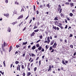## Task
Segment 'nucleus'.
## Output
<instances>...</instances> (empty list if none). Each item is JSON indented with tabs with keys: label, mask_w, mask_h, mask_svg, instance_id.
Masks as SVG:
<instances>
[{
	"label": "nucleus",
	"mask_w": 76,
	"mask_h": 76,
	"mask_svg": "<svg viewBox=\"0 0 76 76\" xmlns=\"http://www.w3.org/2000/svg\"><path fill=\"white\" fill-rule=\"evenodd\" d=\"M4 15L5 16H6V17H7L8 18H9V14L8 13L7 14H4Z\"/></svg>",
	"instance_id": "nucleus-1"
},
{
	"label": "nucleus",
	"mask_w": 76,
	"mask_h": 76,
	"mask_svg": "<svg viewBox=\"0 0 76 76\" xmlns=\"http://www.w3.org/2000/svg\"><path fill=\"white\" fill-rule=\"evenodd\" d=\"M23 18V15H21L18 17V19H21V18Z\"/></svg>",
	"instance_id": "nucleus-2"
},
{
	"label": "nucleus",
	"mask_w": 76,
	"mask_h": 76,
	"mask_svg": "<svg viewBox=\"0 0 76 76\" xmlns=\"http://www.w3.org/2000/svg\"><path fill=\"white\" fill-rule=\"evenodd\" d=\"M47 40H48V43L49 44L50 42V37H48L47 38Z\"/></svg>",
	"instance_id": "nucleus-3"
},
{
	"label": "nucleus",
	"mask_w": 76,
	"mask_h": 76,
	"mask_svg": "<svg viewBox=\"0 0 76 76\" xmlns=\"http://www.w3.org/2000/svg\"><path fill=\"white\" fill-rule=\"evenodd\" d=\"M51 70V65H50L49 66V69L48 70V71L49 72V71H50Z\"/></svg>",
	"instance_id": "nucleus-4"
},
{
	"label": "nucleus",
	"mask_w": 76,
	"mask_h": 76,
	"mask_svg": "<svg viewBox=\"0 0 76 76\" xmlns=\"http://www.w3.org/2000/svg\"><path fill=\"white\" fill-rule=\"evenodd\" d=\"M7 31L8 32H11V28H10L8 27Z\"/></svg>",
	"instance_id": "nucleus-5"
},
{
	"label": "nucleus",
	"mask_w": 76,
	"mask_h": 76,
	"mask_svg": "<svg viewBox=\"0 0 76 76\" xmlns=\"http://www.w3.org/2000/svg\"><path fill=\"white\" fill-rule=\"evenodd\" d=\"M27 76H30L31 74V73L30 72H28L27 73Z\"/></svg>",
	"instance_id": "nucleus-6"
},
{
	"label": "nucleus",
	"mask_w": 76,
	"mask_h": 76,
	"mask_svg": "<svg viewBox=\"0 0 76 76\" xmlns=\"http://www.w3.org/2000/svg\"><path fill=\"white\" fill-rule=\"evenodd\" d=\"M36 48V47L35 46H33L31 48L32 50H35Z\"/></svg>",
	"instance_id": "nucleus-7"
},
{
	"label": "nucleus",
	"mask_w": 76,
	"mask_h": 76,
	"mask_svg": "<svg viewBox=\"0 0 76 76\" xmlns=\"http://www.w3.org/2000/svg\"><path fill=\"white\" fill-rule=\"evenodd\" d=\"M12 50V46H10V50H9V52H10V51H11V50Z\"/></svg>",
	"instance_id": "nucleus-8"
},
{
	"label": "nucleus",
	"mask_w": 76,
	"mask_h": 76,
	"mask_svg": "<svg viewBox=\"0 0 76 76\" xmlns=\"http://www.w3.org/2000/svg\"><path fill=\"white\" fill-rule=\"evenodd\" d=\"M41 49H42V47L41 46H40L38 48V50H39V51L41 50Z\"/></svg>",
	"instance_id": "nucleus-9"
},
{
	"label": "nucleus",
	"mask_w": 76,
	"mask_h": 76,
	"mask_svg": "<svg viewBox=\"0 0 76 76\" xmlns=\"http://www.w3.org/2000/svg\"><path fill=\"white\" fill-rule=\"evenodd\" d=\"M18 23V22L17 21H15V22H14L12 23V24L13 25H15V24H16Z\"/></svg>",
	"instance_id": "nucleus-10"
},
{
	"label": "nucleus",
	"mask_w": 76,
	"mask_h": 76,
	"mask_svg": "<svg viewBox=\"0 0 76 76\" xmlns=\"http://www.w3.org/2000/svg\"><path fill=\"white\" fill-rule=\"evenodd\" d=\"M73 44L74 46H75V47H76V42H74L73 43Z\"/></svg>",
	"instance_id": "nucleus-11"
},
{
	"label": "nucleus",
	"mask_w": 76,
	"mask_h": 76,
	"mask_svg": "<svg viewBox=\"0 0 76 76\" xmlns=\"http://www.w3.org/2000/svg\"><path fill=\"white\" fill-rule=\"evenodd\" d=\"M54 40H53V41H52L50 42L51 45H53V44H54Z\"/></svg>",
	"instance_id": "nucleus-12"
},
{
	"label": "nucleus",
	"mask_w": 76,
	"mask_h": 76,
	"mask_svg": "<svg viewBox=\"0 0 76 76\" xmlns=\"http://www.w3.org/2000/svg\"><path fill=\"white\" fill-rule=\"evenodd\" d=\"M23 45H26V44H27L28 42H23Z\"/></svg>",
	"instance_id": "nucleus-13"
},
{
	"label": "nucleus",
	"mask_w": 76,
	"mask_h": 76,
	"mask_svg": "<svg viewBox=\"0 0 76 76\" xmlns=\"http://www.w3.org/2000/svg\"><path fill=\"white\" fill-rule=\"evenodd\" d=\"M38 31H39V29H37V30H34V32H38Z\"/></svg>",
	"instance_id": "nucleus-14"
},
{
	"label": "nucleus",
	"mask_w": 76,
	"mask_h": 76,
	"mask_svg": "<svg viewBox=\"0 0 76 76\" xmlns=\"http://www.w3.org/2000/svg\"><path fill=\"white\" fill-rule=\"evenodd\" d=\"M35 34V33L34 32H33L31 35V37H33Z\"/></svg>",
	"instance_id": "nucleus-15"
},
{
	"label": "nucleus",
	"mask_w": 76,
	"mask_h": 76,
	"mask_svg": "<svg viewBox=\"0 0 76 76\" xmlns=\"http://www.w3.org/2000/svg\"><path fill=\"white\" fill-rule=\"evenodd\" d=\"M57 18H58L57 17H56L55 18L54 20H58Z\"/></svg>",
	"instance_id": "nucleus-16"
},
{
	"label": "nucleus",
	"mask_w": 76,
	"mask_h": 76,
	"mask_svg": "<svg viewBox=\"0 0 76 76\" xmlns=\"http://www.w3.org/2000/svg\"><path fill=\"white\" fill-rule=\"evenodd\" d=\"M41 51H42V52H44V48H42V49L41 51H40V53H41Z\"/></svg>",
	"instance_id": "nucleus-17"
},
{
	"label": "nucleus",
	"mask_w": 76,
	"mask_h": 76,
	"mask_svg": "<svg viewBox=\"0 0 76 76\" xmlns=\"http://www.w3.org/2000/svg\"><path fill=\"white\" fill-rule=\"evenodd\" d=\"M15 4H17V5H19V3H18V2H16V1H15Z\"/></svg>",
	"instance_id": "nucleus-18"
},
{
	"label": "nucleus",
	"mask_w": 76,
	"mask_h": 76,
	"mask_svg": "<svg viewBox=\"0 0 76 76\" xmlns=\"http://www.w3.org/2000/svg\"><path fill=\"white\" fill-rule=\"evenodd\" d=\"M5 47V45H4L3 44H2V48H4Z\"/></svg>",
	"instance_id": "nucleus-19"
},
{
	"label": "nucleus",
	"mask_w": 76,
	"mask_h": 76,
	"mask_svg": "<svg viewBox=\"0 0 76 76\" xmlns=\"http://www.w3.org/2000/svg\"><path fill=\"white\" fill-rule=\"evenodd\" d=\"M3 63L4 67H6V64H5V61H4Z\"/></svg>",
	"instance_id": "nucleus-20"
},
{
	"label": "nucleus",
	"mask_w": 76,
	"mask_h": 76,
	"mask_svg": "<svg viewBox=\"0 0 76 76\" xmlns=\"http://www.w3.org/2000/svg\"><path fill=\"white\" fill-rule=\"evenodd\" d=\"M62 63L64 64H65V65H66V63L63 60L62 61Z\"/></svg>",
	"instance_id": "nucleus-21"
},
{
	"label": "nucleus",
	"mask_w": 76,
	"mask_h": 76,
	"mask_svg": "<svg viewBox=\"0 0 76 76\" xmlns=\"http://www.w3.org/2000/svg\"><path fill=\"white\" fill-rule=\"evenodd\" d=\"M73 14L72 13H70L69 14V16H70L72 17L73 16Z\"/></svg>",
	"instance_id": "nucleus-22"
},
{
	"label": "nucleus",
	"mask_w": 76,
	"mask_h": 76,
	"mask_svg": "<svg viewBox=\"0 0 76 76\" xmlns=\"http://www.w3.org/2000/svg\"><path fill=\"white\" fill-rule=\"evenodd\" d=\"M46 7H48V8H50V5L49 4H48L46 5Z\"/></svg>",
	"instance_id": "nucleus-23"
},
{
	"label": "nucleus",
	"mask_w": 76,
	"mask_h": 76,
	"mask_svg": "<svg viewBox=\"0 0 76 76\" xmlns=\"http://www.w3.org/2000/svg\"><path fill=\"white\" fill-rule=\"evenodd\" d=\"M37 28H38V27L37 26H35L34 28H33V29H37Z\"/></svg>",
	"instance_id": "nucleus-24"
},
{
	"label": "nucleus",
	"mask_w": 76,
	"mask_h": 76,
	"mask_svg": "<svg viewBox=\"0 0 76 76\" xmlns=\"http://www.w3.org/2000/svg\"><path fill=\"white\" fill-rule=\"evenodd\" d=\"M40 8H41V9H43V6L42 5H40Z\"/></svg>",
	"instance_id": "nucleus-25"
},
{
	"label": "nucleus",
	"mask_w": 76,
	"mask_h": 76,
	"mask_svg": "<svg viewBox=\"0 0 76 76\" xmlns=\"http://www.w3.org/2000/svg\"><path fill=\"white\" fill-rule=\"evenodd\" d=\"M55 24V25H57V24L58 23V22L57 21H56L54 22Z\"/></svg>",
	"instance_id": "nucleus-26"
},
{
	"label": "nucleus",
	"mask_w": 76,
	"mask_h": 76,
	"mask_svg": "<svg viewBox=\"0 0 76 76\" xmlns=\"http://www.w3.org/2000/svg\"><path fill=\"white\" fill-rule=\"evenodd\" d=\"M70 5H71V6H74V4H73V3H70Z\"/></svg>",
	"instance_id": "nucleus-27"
},
{
	"label": "nucleus",
	"mask_w": 76,
	"mask_h": 76,
	"mask_svg": "<svg viewBox=\"0 0 76 76\" xmlns=\"http://www.w3.org/2000/svg\"><path fill=\"white\" fill-rule=\"evenodd\" d=\"M61 16L62 17V18H64V15L62 13L61 14Z\"/></svg>",
	"instance_id": "nucleus-28"
},
{
	"label": "nucleus",
	"mask_w": 76,
	"mask_h": 76,
	"mask_svg": "<svg viewBox=\"0 0 76 76\" xmlns=\"http://www.w3.org/2000/svg\"><path fill=\"white\" fill-rule=\"evenodd\" d=\"M25 48H26V45L25 46L23 47V49H25Z\"/></svg>",
	"instance_id": "nucleus-29"
},
{
	"label": "nucleus",
	"mask_w": 76,
	"mask_h": 76,
	"mask_svg": "<svg viewBox=\"0 0 76 76\" xmlns=\"http://www.w3.org/2000/svg\"><path fill=\"white\" fill-rule=\"evenodd\" d=\"M37 67H35L34 69V72H35V71H36V70H37Z\"/></svg>",
	"instance_id": "nucleus-30"
},
{
	"label": "nucleus",
	"mask_w": 76,
	"mask_h": 76,
	"mask_svg": "<svg viewBox=\"0 0 76 76\" xmlns=\"http://www.w3.org/2000/svg\"><path fill=\"white\" fill-rule=\"evenodd\" d=\"M18 67H19L18 70L19 71H20V65H18Z\"/></svg>",
	"instance_id": "nucleus-31"
},
{
	"label": "nucleus",
	"mask_w": 76,
	"mask_h": 76,
	"mask_svg": "<svg viewBox=\"0 0 76 76\" xmlns=\"http://www.w3.org/2000/svg\"><path fill=\"white\" fill-rule=\"evenodd\" d=\"M65 4H68V5H69V4H70V3H69V2H66Z\"/></svg>",
	"instance_id": "nucleus-32"
},
{
	"label": "nucleus",
	"mask_w": 76,
	"mask_h": 76,
	"mask_svg": "<svg viewBox=\"0 0 76 76\" xmlns=\"http://www.w3.org/2000/svg\"><path fill=\"white\" fill-rule=\"evenodd\" d=\"M59 10H60L59 13H61V11L62 10V9H59Z\"/></svg>",
	"instance_id": "nucleus-33"
},
{
	"label": "nucleus",
	"mask_w": 76,
	"mask_h": 76,
	"mask_svg": "<svg viewBox=\"0 0 76 76\" xmlns=\"http://www.w3.org/2000/svg\"><path fill=\"white\" fill-rule=\"evenodd\" d=\"M36 47H39V45L38 44H37Z\"/></svg>",
	"instance_id": "nucleus-34"
},
{
	"label": "nucleus",
	"mask_w": 76,
	"mask_h": 76,
	"mask_svg": "<svg viewBox=\"0 0 76 76\" xmlns=\"http://www.w3.org/2000/svg\"><path fill=\"white\" fill-rule=\"evenodd\" d=\"M18 63H19V62H18V61H16L15 62V64H18Z\"/></svg>",
	"instance_id": "nucleus-35"
},
{
	"label": "nucleus",
	"mask_w": 76,
	"mask_h": 76,
	"mask_svg": "<svg viewBox=\"0 0 76 76\" xmlns=\"http://www.w3.org/2000/svg\"><path fill=\"white\" fill-rule=\"evenodd\" d=\"M6 3H8V0H5Z\"/></svg>",
	"instance_id": "nucleus-36"
},
{
	"label": "nucleus",
	"mask_w": 76,
	"mask_h": 76,
	"mask_svg": "<svg viewBox=\"0 0 76 76\" xmlns=\"http://www.w3.org/2000/svg\"><path fill=\"white\" fill-rule=\"evenodd\" d=\"M23 11H24V9H22L21 10V12H23Z\"/></svg>",
	"instance_id": "nucleus-37"
},
{
	"label": "nucleus",
	"mask_w": 76,
	"mask_h": 76,
	"mask_svg": "<svg viewBox=\"0 0 76 76\" xmlns=\"http://www.w3.org/2000/svg\"><path fill=\"white\" fill-rule=\"evenodd\" d=\"M19 47H20V46L19 45H16V47H17V48H19Z\"/></svg>",
	"instance_id": "nucleus-38"
},
{
	"label": "nucleus",
	"mask_w": 76,
	"mask_h": 76,
	"mask_svg": "<svg viewBox=\"0 0 76 76\" xmlns=\"http://www.w3.org/2000/svg\"><path fill=\"white\" fill-rule=\"evenodd\" d=\"M53 28H54V29H55V30H56L57 29V28L56 26H53Z\"/></svg>",
	"instance_id": "nucleus-39"
},
{
	"label": "nucleus",
	"mask_w": 76,
	"mask_h": 76,
	"mask_svg": "<svg viewBox=\"0 0 76 76\" xmlns=\"http://www.w3.org/2000/svg\"><path fill=\"white\" fill-rule=\"evenodd\" d=\"M32 56H34V57H35V55L34 54V53H32L31 54Z\"/></svg>",
	"instance_id": "nucleus-40"
},
{
	"label": "nucleus",
	"mask_w": 76,
	"mask_h": 76,
	"mask_svg": "<svg viewBox=\"0 0 76 76\" xmlns=\"http://www.w3.org/2000/svg\"><path fill=\"white\" fill-rule=\"evenodd\" d=\"M0 73H1L2 75H3L4 74V72H2V71H0Z\"/></svg>",
	"instance_id": "nucleus-41"
},
{
	"label": "nucleus",
	"mask_w": 76,
	"mask_h": 76,
	"mask_svg": "<svg viewBox=\"0 0 76 76\" xmlns=\"http://www.w3.org/2000/svg\"><path fill=\"white\" fill-rule=\"evenodd\" d=\"M53 50V48H52V47L50 46V50Z\"/></svg>",
	"instance_id": "nucleus-42"
},
{
	"label": "nucleus",
	"mask_w": 76,
	"mask_h": 76,
	"mask_svg": "<svg viewBox=\"0 0 76 76\" xmlns=\"http://www.w3.org/2000/svg\"><path fill=\"white\" fill-rule=\"evenodd\" d=\"M53 45H54L55 46H56H56H57V43L55 42L53 44Z\"/></svg>",
	"instance_id": "nucleus-43"
},
{
	"label": "nucleus",
	"mask_w": 76,
	"mask_h": 76,
	"mask_svg": "<svg viewBox=\"0 0 76 76\" xmlns=\"http://www.w3.org/2000/svg\"><path fill=\"white\" fill-rule=\"evenodd\" d=\"M40 41H41V39H39V40L36 42L37 43H38V42H40Z\"/></svg>",
	"instance_id": "nucleus-44"
},
{
	"label": "nucleus",
	"mask_w": 76,
	"mask_h": 76,
	"mask_svg": "<svg viewBox=\"0 0 76 76\" xmlns=\"http://www.w3.org/2000/svg\"><path fill=\"white\" fill-rule=\"evenodd\" d=\"M39 37L40 39H42V36L41 35Z\"/></svg>",
	"instance_id": "nucleus-45"
},
{
	"label": "nucleus",
	"mask_w": 76,
	"mask_h": 76,
	"mask_svg": "<svg viewBox=\"0 0 76 76\" xmlns=\"http://www.w3.org/2000/svg\"><path fill=\"white\" fill-rule=\"evenodd\" d=\"M70 47H71V48H73V45H70Z\"/></svg>",
	"instance_id": "nucleus-46"
},
{
	"label": "nucleus",
	"mask_w": 76,
	"mask_h": 76,
	"mask_svg": "<svg viewBox=\"0 0 76 76\" xmlns=\"http://www.w3.org/2000/svg\"><path fill=\"white\" fill-rule=\"evenodd\" d=\"M53 47L54 48H56V46H55L54 45H53Z\"/></svg>",
	"instance_id": "nucleus-47"
},
{
	"label": "nucleus",
	"mask_w": 76,
	"mask_h": 76,
	"mask_svg": "<svg viewBox=\"0 0 76 76\" xmlns=\"http://www.w3.org/2000/svg\"><path fill=\"white\" fill-rule=\"evenodd\" d=\"M75 10H72V13H75Z\"/></svg>",
	"instance_id": "nucleus-48"
},
{
	"label": "nucleus",
	"mask_w": 76,
	"mask_h": 76,
	"mask_svg": "<svg viewBox=\"0 0 76 76\" xmlns=\"http://www.w3.org/2000/svg\"><path fill=\"white\" fill-rule=\"evenodd\" d=\"M22 69H24V66H23V65H22Z\"/></svg>",
	"instance_id": "nucleus-49"
},
{
	"label": "nucleus",
	"mask_w": 76,
	"mask_h": 76,
	"mask_svg": "<svg viewBox=\"0 0 76 76\" xmlns=\"http://www.w3.org/2000/svg\"><path fill=\"white\" fill-rule=\"evenodd\" d=\"M23 76H25V72H23Z\"/></svg>",
	"instance_id": "nucleus-50"
},
{
	"label": "nucleus",
	"mask_w": 76,
	"mask_h": 76,
	"mask_svg": "<svg viewBox=\"0 0 76 76\" xmlns=\"http://www.w3.org/2000/svg\"><path fill=\"white\" fill-rule=\"evenodd\" d=\"M59 26L60 27V28L61 29H63V26Z\"/></svg>",
	"instance_id": "nucleus-51"
},
{
	"label": "nucleus",
	"mask_w": 76,
	"mask_h": 76,
	"mask_svg": "<svg viewBox=\"0 0 76 76\" xmlns=\"http://www.w3.org/2000/svg\"><path fill=\"white\" fill-rule=\"evenodd\" d=\"M36 12H37V15H38L39 13V11H38L37 10L36 11Z\"/></svg>",
	"instance_id": "nucleus-52"
},
{
	"label": "nucleus",
	"mask_w": 76,
	"mask_h": 76,
	"mask_svg": "<svg viewBox=\"0 0 76 76\" xmlns=\"http://www.w3.org/2000/svg\"><path fill=\"white\" fill-rule=\"evenodd\" d=\"M66 19H67V20H70V19H69V18L67 17Z\"/></svg>",
	"instance_id": "nucleus-53"
},
{
	"label": "nucleus",
	"mask_w": 76,
	"mask_h": 76,
	"mask_svg": "<svg viewBox=\"0 0 76 76\" xmlns=\"http://www.w3.org/2000/svg\"><path fill=\"white\" fill-rule=\"evenodd\" d=\"M54 49H52V50L51 51V53H53L54 52Z\"/></svg>",
	"instance_id": "nucleus-54"
},
{
	"label": "nucleus",
	"mask_w": 76,
	"mask_h": 76,
	"mask_svg": "<svg viewBox=\"0 0 76 76\" xmlns=\"http://www.w3.org/2000/svg\"><path fill=\"white\" fill-rule=\"evenodd\" d=\"M34 10L35 11V6H34Z\"/></svg>",
	"instance_id": "nucleus-55"
},
{
	"label": "nucleus",
	"mask_w": 76,
	"mask_h": 76,
	"mask_svg": "<svg viewBox=\"0 0 76 76\" xmlns=\"http://www.w3.org/2000/svg\"><path fill=\"white\" fill-rule=\"evenodd\" d=\"M1 53L2 55H3V51H2V50H1Z\"/></svg>",
	"instance_id": "nucleus-56"
},
{
	"label": "nucleus",
	"mask_w": 76,
	"mask_h": 76,
	"mask_svg": "<svg viewBox=\"0 0 76 76\" xmlns=\"http://www.w3.org/2000/svg\"><path fill=\"white\" fill-rule=\"evenodd\" d=\"M23 57H25V53H24L23 54Z\"/></svg>",
	"instance_id": "nucleus-57"
},
{
	"label": "nucleus",
	"mask_w": 76,
	"mask_h": 76,
	"mask_svg": "<svg viewBox=\"0 0 76 76\" xmlns=\"http://www.w3.org/2000/svg\"><path fill=\"white\" fill-rule=\"evenodd\" d=\"M39 66H40L41 65V60H40L39 61Z\"/></svg>",
	"instance_id": "nucleus-58"
},
{
	"label": "nucleus",
	"mask_w": 76,
	"mask_h": 76,
	"mask_svg": "<svg viewBox=\"0 0 76 76\" xmlns=\"http://www.w3.org/2000/svg\"><path fill=\"white\" fill-rule=\"evenodd\" d=\"M67 25L66 26V27H65V29H67Z\"/></svg>",
	"instance_id": "nucleus-59"
},
{
	"label": "nucleus",
	"mask_w": 76,
	"mask_h": 76,
	"mask_svg": "<svg viewBox=\"0 0 76 76\" xmlns=\"http://www.w3.org/2000/svg\"><path fill=\"white\" fill-rule=\"evenodd\" d=\"M46 48L47 49H48V45H46Z\"/></svg>",
	"instance_id": "nucleus-60"
},
{
	"label": "nucleus",
	"mask_w": 76,
	"mask_h": 76,
	"mask_svg": "<svg viewBox=\"0 0 76 76\" xmlns=\"http://www.w3.org/2000/svg\"><path fill=\"white\" fill-rule=\"evenodd\" d=\"M26 29V27H25L24 29H23V31H25V30Z\"/></svg>",
	"instance_id": "nucleus-61"
},
{
	"label": "nucleus",
	"mask_w": 76,
	"mask_h": 76,
	"mask_svg": "<svg viewBox=\"0 0 76 76\" xmlns=\"http://www.w3.org/2000/svg\"><path fill=\"white\" fill-rule=\"evenodd\" d=\"M32 19L33 20H35V17H33L32 18Z\"/></svg>",
	"instance_id": "nucleus-62"
},
{
	"label": "nucleus",
	"mask_w": 76,
	"mask_h": 76,
	"mask_svg": "<svg viewBox=\"0 0 76 76\" xmlns=\"http://www.w3.org/2000/svg\"><path fill=\"white\" fill-rule=\"evenodd\" d=\"M16 68L17 69V70H18V69H19V67L18 66H17Z\"/></svg>",
	"instance_id": "nucleus-63"
},
{
	"label": "nucleus",
	"mask_w": 76,
	"mask_h": 76,
	"mask_svg": "<svg viewBox=\"0 0 76 76\" xmlns=\"http://www.w3.org/2000/svg\"><path fill=\"white\" fill-rule=\"evenodd\" d=\"M2 49L3 50V51H5V50H4V48H2Z\"/></svg>",
	"instance_id": "nucleus-64"
}]
</instances>
